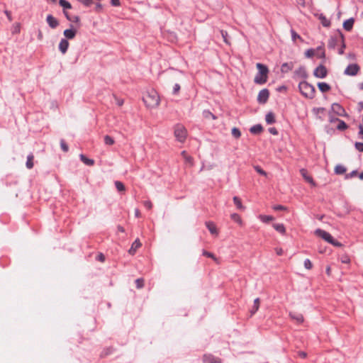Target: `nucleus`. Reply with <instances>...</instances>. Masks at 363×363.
I'll return each mask as SVG.
<instances>
[{
    "mask_svg": "<svg viewBox=\"0 0 363 363\" xmlns=\"http://www.w3.org/2000/svg\"><path fill=\"white\" fill-rule=\"evenodd\" d=\"M143 101L147 108H154L159 106L160 99L158 93L155 89H151L145 92Z\"/></svg>",
    "mask_w": 363,
    "mask_h": 363,
    "instance_id": "nucleus-1",
    "label": "nucleus"
},
{
    "mask_svg": "<svg viewBox=\"0 0 363 363\" xmlns=\"http://www.w3.org/2000/svg\"><path fill=\"white\" fill-rule=\"evenodd\" d=\"M256 67L258 72L255 77L254 82L257 84H263L267 81L269 69L266 65L261 63H257Z\"/></svg>",
    "mask_w": 363,
    "mask_h": 363,
    "instance_id": "nucleus-2",
    "label": "nucleus"
},
{
    "mask_svg": "<svg viewBox=\"0 0 363 363\" xmlns=\"http://www.w3.org/2000/svg\"><path fill=\"white\" fill-rule=\"evenodd\" d=\"M298 89L301 94L308 99H313L315 94V89L314 86L308 83L306 81L303 80L300 82L298 84Z\"/></svg>",
    "mask_w": 363,
    "mask_h": 363,
    "instance_id": "nucleus-3",
    "label": "nucleus"
},
{
    "mask_svg": "<svg viewBox=\"0 0 363 363\" xmlns=\"http://www.w3.org/2000/svg\"><path fill=\"white\" fill-rule=\"evenodd\" d=\"M315 235L323 238L324 240L328 242V243L335 246L340 247L342 246V244L338 242L337 240H335L333 236L328 232L321 230V229H317L315 231Z\"/></svg>",
    "mask_w": 363,
    "mask_h": 363,
    "instance_id": "nucleus-4",
    "label": "nucleus"
},
{
    "mask_svg": "<svg viewBox=\"0 0 363 363\" xmlns=\"http://www.w3.org/2000/svg\"><path fill=\"white\" fill-rule=\"evenodd\" d=\"M174 134L179 142L184 143L187 136V131L184 125L181 124H177L174 126Z\"/></svg>",
    "mask_w": 363,
    "mask_h": 363,
    "instance_id": "nucleus-5",
    "label": "nucleus"
},
{
    "mask_svg": "<svg viewBox=\"0 0 363 363\" xmlns=\"http://www.w3.org/2000/svg\"><path fill=\"white\" fill-rule=\"evenodd\" d=\"M327 74H328V71H327V69L326 67L323 65H320L319 66H318L313 71V75L316 77V78H319V79H323L325 78L326 76H327Z\"/></svg>",
    "mask_w": 363,
    "mask_h": 363,
    "instance_id": "nucleus-6",
    "label": "nucleus"
},
{
    "mask_svg": "<svg viewBox=\"0 0 363 363\" xmlns=\"http://www.w3.org/2000/svg\"><path fill=\"white\" fill-rule=\"evenodd\" d=\"M359 71L357 64H350L345 69L344 74L347 76H355Z\"/></svg>",
    "mask_w": 363,
    "mask_h": 363,
    "instance_id": "nucleus-7",
    "label": "nucleus"
},
{
    "mask_svg": "<svg viewBox=\"0 0 363 363\" xmlns=\"http://www.w3.org/2000/svg\"><path fill=\"white\" fill-rule=\"evenodd\" d=\"M269 96V91L267 89H262L257 96V101L259 104H265Z\"/></svg>",
    "mask_w": 363,
    "mask_h": 363,
    "instance_id": "nucleus-8",
    "label": "nucleus"
},
{
    "mask_svg": "<svg viewBox=\"0 0 363 363\" xmlns=\"http://www.w3.org/2000/svg\"><path fill=\"white\" fill-rule=\"evenodd\" d=\"M339 32L340 30H337V33L336 35H333L330 38L328 43V47L330 49H334L336 45L340 42V37H339Z\"/></svg>",
    "mask_w": 363,
    "mask_h": 363,
    "instance_id": "nucleus-9",
    "label": "nucleus"
},
{
    "mask_svg": "<svg viewBox=\"0 0 363 363\" xmlns=\"http://www.w3.org/2000/svg\"><path fill=\"white\" fill-rule=\"evenodd\" d=\"M46 22L48 23V26L52 29L56 28L59 26L58 20L51 14H48L47 16Z\"/></svg>",
    "mask_w": 363,
    "mask_h": 363,
    "instance_id": "nucleus-10",
    "label": "nucleus"
},
{
    "mask_svg": "<svg viewBox=\"0 0 363 363\" xmlns=\"http://www.w3.org/2000/svg\"><path fill=\"white\" fill-rule=\"evenodd\" d=\"M294 77L305 79L308 77L307 72L303 67H298L294 72Z\"/></svg>",
    "mask_w": 363,
    "mask_h": 363,
    "instance_id": "nucleus-11",
    "label": "nucleus"
},
{
    "mask_svg": "<svg viewBox=\"0 0 363 363\" xmlns=\"http://www.w3.org/2000/svg\"><path fill=\"white\" fill-rule=\"evenodd\" d=\"M69 42L67 39L62 38L61 39L59 43V50L62 54H65L69 48Z\"/></svg>",
    "mask_w": 363,
    "mask_h": 363,
    "instance_id": "nucleus-12",
    "label": "nucleus"
},
{
    "mask_svg": "<svg viewBox=\"0 0 363 363\" xmlns=\"http://www.w3.org/2000/svg\"><path fill=\"white\" fill-rule=\"evenodd\" d=\"M203 360V363H221L219 358L215 357L211 354H205Z\"/></svg>",
    "mask_w": 363,
    "mask_h": 363,
    "instance_id": "nucleus-13",
    "label": "nucleus"
},
{
    "mask_svg": "<svg viewBox=\"0 0 363 363\" xmlns=\"http://www.w3.org/2000/svg\"><path fill=\"white\" fill-rule=\"evenodd\" d=\"M332 109L338 116H342L345 114V109L337 103H334L332 104Z\"/></svg>",
    "mask_w": 363,
    "mask_h": 363,
    "instance_id": "nucleus-14",
    "label": "nucleus"
},
{
    "mask_svg": "<svg viewBox=\"0 0 363 363\" xmlns=\"http://www.w3.org/2000/svg\"><path fill=\"white\" fill-rule=\"evenodd\" d=\"M300 173L307 182L310 183L313 186H315V182L313 181V178L308 174V172L306 169H301L300 170Z\"/></svg>",
    "mask_w": 363,
    "mask_h": 363,
    "instance_id": "nucleus-15",
    "label": "nucleus"
},
{
    "mask_svg": "<svg viewBox=\"0 0 363 363\" xmlns=\"http://www.w3.org/2000/svg\"><path fill=\"white\" fill-rule=\"evenodd\" d=\"M206 226L212 235H218V232L217 228L213 222L207 221L206 222Z\"/></svg>",
    "mask_w": 363,
    "mask_h": 363,
    "instance_id": "nucleus-16",
    "label": "nucleus"
},
{
    "mask_svg": "<svg viewBox=\"0 0 363 363\" xmlns=\"http://www.w3.org/2000/svg\"><path fill=\"white\" fill-rule=\"evenodd\" d=\"M77 33V30L73 28L66 29L64 30V35L67 39H73Z\"/></svg>",
    "mask_w": 363,
    "mask_h": 363,
    "instance_id": "nucleus-17",
    "label": "nucleus"
},
{
    "mask_svg": "<svg viewBox=\"0 0 363 363\" xmlns=\"http://www.w3.org/2000/svg\"><path fill=\"white\" fill-rule=\"evenodd\" d=\"M294 67V64L292 62H285L281 65V72L282 73H287L291 71Z\"/></svg>",
    "mask_w": 363,
    "mask_h": 363,
    "instance_id": "nucleus-18",
    "label": "nucleus"
},
{
    "mask_svg": "<svg viewBox=\"0 0 363 363\" xmlns=\"http://www.w3.org/2000/svg\"><path fill=\"white\" fill-rule=\"evenodd\" d=\"M141 246V242L138 239H136L133 243L132 244L130 248L129 249L128 252L130 254H135L137 249L139 248Z\"/></svg>",
    "mask_w": 363,
    "mask_h": 363,
    "instance_id": "nucleus-19",
    "label": "nucleus"
},
{
    "mask_svg": "<svg viewBox=\"0 0 363 363\" xmlns=\"http://www.w3.org/2000/svg\"><path fill=\"white\" fill-rule=\"evenodd\" d=\"M289 315L290 317L296 321V323H301L303 322V316L302 314L301 313H289Z\"/></svg>",
    "mask_w": 363,
    "mask_h": 363,
    "instance_id": "nucleus-20",
    "label": "nucleus"
},
{
    "mask_svg": "<svg viewBox=\"0 0 363 363\" xmlns=\"http://www.w3.org/2000/svg\"><path fill=\"white\" fill-rule=\"evenodd\" d=\"M315 55L318 58L324 59L325 57V49L323 45L318 46L315 50Z\"/></svg>",
    "mask_w": 363,
    "mask_h": 363,
    "instance_id": "nucleus-21",
    "label": "nucleus"
},
{
    "mask_svg": "<svg viewBox=\"0 0 363 363\" xmlns=\"http://www.w3.org/2000/svg\"><path fill=\"white\" fill-rule=\"evenodd\" d=\"M339 37H340V43H341V48L338 50V54L342 55L344 53V50L346 47L345 43V38L342 32H339Z\"/></svg>",
    "mask_w": 363,
    "mask_h": 363,
    "instance_id": "nucleus-22",
    "label": "nucleus"
},
{
    "mask_svg": "<svg viewBox=\"0 0 363 363\" xmlns=\"http://www.w3.org/2000/svg\"><path fill=\"white\" fill-rule=\"evenodd\" d=\"M181 155H182V157H184L186 163L189 164L190 166H193L194 165V160H193V157H191L190 155H187V152L184 150L181 152Z\"/></svg>",
    "mask_w": 363,
    "mask_h": 363,
    "instance_id": "nucleus-23",
    "label": "nucleus"
},
{
    "mask_svg": "<svg viewBox=\"0 0 363 363\" xmlns=\"http://www.w3.org/2000/svg\"><path fill=\"white\" fill-rule=\"evenodd\" d=\"M354 24V19L352 18L347 19L343 23V28L345 30L350 31L352 30Z\"/></svg>",
    "mask_w": 363,
    "mask_h": 363,
    "instance_id": "nucleus-24",
    "label": "nucleus"
},
{
    "mask_svg": "<svg viewBox=\"0 0 363 363\" xmlns=\"http://www.w3.org/2000/svg\"><path fill=\"white\" fill-rule=\"evenodd\" d=\"M318 87L321 92H327L330 89V86L325 82H318Z\"/></svg>",
    "mask_w": 363,
    "mask_h": 363,
    "instance_id": "nucleus-25",
    "label": "nucleus"
},
{
    "mask_svg": "<svg viewBox=\"0 0 363 363\" xmlns=\"http://www.w3.org/2000/svg\"><path fill=\"white\" fill-rule=\"evenodd\" d=\"M262 130L263 128L260 124L255 125L250 128V131L252 134H259Z\"/></svg>",
    "mask_w": 363,
    "mask_h": 363,
    "instance_id": "nucleus-26",
    "label": "nucleus"
},
{
    "mask_svg": "<svg viewBox=\"0 0 363 363\" xmlns=\"http://www.w3.org/2000/svg\"><path fill=\"white\" fill-rule=\"evenodd\" d=\"M273 228L279 233L284 235L286 233V228L282 223H274Z\"/></svg>",
    "mask_w": 363,
    "mask_h": 363,
    "instance_id": "nucleus-27",
    "label": "nucleus"
},
{
    "mask_svg": "<svg viewBox=\"0 0 363 363\" xmlns=\"http://www.w3.org/2000/svg\"><path fill=\"white\" fill-rule=\"evenodd\" d=\"M33 159H34V156H33V153L29 154L27 157V161H26V167L29 169H32L34 166Z\"/></svg>",
    "mask_w": 363,
    "mask_h": 363,
    "instance_id": "nucleus-28",
    "label": "nucleus"
},
{
    "mask_svg": "<svg viewBox=\"0 0 363 363\" xmlns=\"http://www.w3.org/2000/svg\"><path fill=\"white\" fill-rule=\"evenodd\" d=\"M259 303L260 300L259 298H256L254 300V305L252 306V308L250 310L251 315H254L258 311L259 308Z\"/></svg>",
    "mask_w": 363,
    "mask_h": 363,
    "instance_id": "nucleus-29",
    "label": "nucleus"
},
{
    "mask_svg": "<svg viewBox=\"0 0 363 363\" xmlns=\"http://www.w3.org/2000/svg\"><path fill=\"white\" fill-rule=\"evenodd\" d=\"M265 121L267 124H272L275 123L274 114L272 112H269L265 116Z\"/></svg>",
    "mask_w": 363,
    "mask_h": 363,
    "instance_id": "nucleus-30",
    "label": "nucleus"
},
{
    "mask_svg": "<svg viewBox=\"0 0 363 363\" xmlns=\"http://www.w3.org/2000/svg\"><path fill=\"white\" fill-rule=\"evenodd\" d=\"M335 121L338 123L337 125V129L339 130H345L347 128V125L346 123L339 118H335Z\"/></svg>",
    "mask_w": 363,
    "mask_h": 363,
    "instance_id": "nucleus-31",
    "label": "nucleus"
},
{
    "mask_svg": "<svg viewBox=\"0 0 363 363\" xmlns=\"http://www.w3.org/2000/svg\"><path fill=\"white\" fill-rule=\"evenodd\" d=\"M79 157L80 160L86 165L92 166L94 164V161L93 160L86 157L83 154H81Z\"/></svg>",
    "mask_w": 363,
    "mask_h": 363,
    "instance_id": "nucleus-32",
    "label": "nucleus"
},
{
    "mask_svg": "<svg viewBox=\"0 0 363 363\" xmlns=\"http://www.w3.org/2000/svg\"><path fill=\"white\" fill-rule=\"evenodd\" d=\"M346 168L342 164H337L334 169V172L337 174H342L346 172Z\"/></svg>",
    "mask_w": 363,
    "mask_h": 363,
    "instance_id": "nucleus-33",
    "label": "nucleus"
},
{
    "mask_svg": "<svg viewBox=\"0 0 363 363\" xmlns=\"http://www.w3.org/2000/svg\"><path fill=\"white\" fill-rule=\"evenodd\" d=\"M319 19L320 20V22L324 27H329L330 26V21L324 15L320 14Z\"/></svg>",
    "mask_w": 363,
    "mask_h": 363,
    "instance_id": "nucleus-34",
    "label": "nucleus"
},
{
    "mask_svg": "<svg viewBox=\"0 0 363 363\" xmlns=\"http://www.w3.org/2000/svg\"><path fill=\"white\" fill-rule=\"evenodd\" d=\"M233 201L235 205L239 210H244L245 208V206H242L240 199L238 198V196L233 197Z\"/></svg>",
    "mask_w": 363,
    "mask_h": 363,
    "instance_id": "nucleus-35",
    "label": "nucleus"
},
{
    "mask_svg": "<svg viewBox=\"0 0 363 363\" xmlns=\"http://www.w3.org/2000/svg\"><path fill=\"white\" fill-rule=\"evenodd\" d=\"M59 4L65 9H70L72 8L71 4L67 0H60Z\"/></svg>",
    "mask_w": 363,
    "mask_h": 363,
    "instance_id": "nucleus-36",
    "label": "nucleus"
},
{
    "mask_svg": "<svg viewBox=\"0 0 363 363\" xmlns=\"http://www.w3.org/2000/svg\"><path fill=\"white\" fill-rule=\"evenodd\" d=\"M259 219L263 223H268L274 220V218L271 216L259 215Z\"/></svg>",
    "mask_w": 363,
    "mask_h": 363,
    "instance_id": "nucleus-37",
    "label": "nucleus"
},
{
    "mask_svg": "<svg viewBox=\"0 0 363 363\" xmlns=\"http://www.w3.org/2000/svg\"><path fill=\"white\" fill-rule=\"evenodd\" d=\"M231 218L236 223H238L240 225L242 224V220L240 218V216L238 213H233L230 216Z\"/></svg>",
    "mask_w": 363,
    "mask_h": 363,
    "instance_id": "nucleus-38",
    "label": "nucleus"
},
{
    "mask_svg": "<svg viewBox=\"0 0 363 363\" xmlns=\"http://www.w3.org/2000/svg\"><path fill=\"white\" fill-rule=\"evenodd\" d=\"M115 186L118 191H124L125 189L124 184L119 181L115 182Z\"/></svg>",
    "mask_w": 363,
    "mask_h": 363,
    "instance_id": "nucleus-39",
    "label": "nucleus"
},
{
    "mask_svg": "<svg viewBox=\"0 0 363 363\" xmlns=\"http://www.w3.org/2000/svg\"><path fill=\"white\" fill-rule=\"evenodd\" d=\"M21 31V25L20 23H15L12 26L11 33L13 34L19 33Z\"/></svg>",
    "mask_w": 363,
    "mask_h": 363,
    "instance_id": "nucleus-40",
    "label": "nucleus"
},
{
    "mask_svg": "<svg viewBox=\"0 0 363 363\" xmlns=\"http://www.w3.org/2000/svg\"><path fill=\"white\" fill-rule=\"evenodd\" d=\"M220 34H221L222 38H223V41H224L226 44L230 45V41L228 40V32H227V31H225V30H220Z\"/></svg>",
    "mask_w": 363,
    "mask_h": 363,
    "instance_id": "nucleus-41",
    "label": "nucleus"
},
{
    "mask_svg": "<svg viewBox=\"0 0 363 363\" xmlns=\"http://www.w3.org/2000/svg\"><path fill=\"white\" fill-rule=\"evenodd\" d=\"M104 143L106 145H112L114 144L115 141L113 138L109 135H105L104 137Z\"/></svg>",
    "mask_w": 363,
    "mask_h": 363,
    "instance_id": "nucleus-42",
    "label": "nucleus"
},
{
    "mask_svg": "<svg viewBox=\"0 0 363 363\" xmlns=\"http://www.w3.org/2000/svg\"><path fill=\"white\" fill-rule=\"evenodd\" d=\"M232 135L234 138H239L241 135V132L238 128L234 127L232 129Z\"/></svg>",
    "mask_w": 363,
    "mask_h": 363,
    "instance_id": "nucleus-43",
    "label": "nucleus"
},
{
    "mask_svg": "<svg viewBox=\"0 0 363 363\" xmlns=\"http://www.w3.org/2000/svg\"><path fill=\"white\" fill-rule=\"evenodd\" d=\"M315 55V49L310 48L307 50L305 52V55L306 57H312Z\"/></svg>",
    "mask_w": 363,
    "mask_h": 363,
    "instance_id": "nucleus-44",
    "label": "nucleus"
},
{
    "mask_svg": "<svg viewBox=\"0 0 363 363\" xmlns=\"http://www.w3.org/2000/svg\"><path fill=\"white\" fill-rule=\"evenodd\" d=\"M136 287L138 289H142L144 286V279L143 278H139L135 280Z\"/></svg>",
    "mask_w": 363,
    "mask_h": 363,
    "instance_id": "nucleus-45",
    "label": "nucleus"
},
{
    "mask_svg": "<svg viewBox=\"0 0 363 363\" xmlns=\"http://www.w3.org/2000/svg\"><path fill=\"white\" fill-rule=\"evenodd\" d=\"M202 254L204 256H206L208 257H210V258L213 259L216 262L218 261V259L215 257V255L213 253L210 252H207L206 250H203Z\"/></svg>",
    "mask_w": 363,
    "mask_h": 363,
    "instance_id": "nucleus-46",
    "label": "nucleus"
},
{
    "mask_svg": "<svg viewBox=\"0 0 363 363\" xmlns=\"http://www.w3.org/2000/svg\"><path fill=\"white\" fill-rule=\"evenodd\" d=\"M303 264H304V267L306 269H311L313 267V264H312L311 261L309 259H306L304 260V263Z\"/></svg>",
    "mask_w": 363,
    "mask_h": 363,
    "instance_id": "nucleus-47",
    "label": "nucleus"
},
{
    "mask_svg": "<svg viewBox=\"0 0 363 363\" xmlns=\"http://www.w3.org/2000/svg\"><path fill=\"white\" fill-rule=\"evenodd\" d=\"M60 147H61L62 150L65 152H67L69 150L68 145L66 144L65 141L62 139L60 140Z\"/></svg>",
    "mask_w": 363,
    "mask_h": 363,
    "instance_id": "nucleus-48",
    "label": "nucleus"
},
{
    "mask_svg": "<svg viewBox=\"0 0 363 363\" xmlns=\"http://www.w3.org/2000/svg\"><path fill=\"white\" fill-rule=\"evenodd\" d=\"M180 89V85L178 83L175 84L173 87L172 94L174 95H177L179 93Z\"/></svg>",
    "mask_w": 363,
    "mask_h": 363,
    "instance_id": "nucleus-49",
    "label": "nucleus"
},
{
    "mask_svg": "<svg viewBox=\"0 0 363 363\" xmlns=\"http://www.w3.org/2000/svg\"><path fill=\"white\" fill-rule=\"evenodd\" d=\"M255 169L259 174L267 176V172L264 170H263L259 166H255Z\"/></svg>",
    "mask_w": 363,
    "mask_h": 363,
    "instance_id": "nucleus-50",
    "label": "nucleus"
},
{
    "mask_svg": "<svg viewBox=\"0 0 363 363\" xmlns=\"http://www.w3.org/2000/svg\"><path fill=\"white\" fill-rule=\"evenodd\" d=\"M354 146L358 151L363 152V143L357 142Z\"/></svg>",
    "mask_w": 363,
    "mask_h": 363,
    "instance_id": "nucleus-51",
    "label": "nucleus"
},
{
    "mask_svg": "<svg viewBox=\"0 0 363 363\" xmlns=\"http://www.w3.org/2000/svg\"><path fill=\"white\" fill-rule=\"evenodd\" d=\"M357 174V170H353L350 173L345 175V179H350L354 176H356Z\"/></svg>",
    "mask_w": 363,
    "mask_h": 363,
    "instance_id": "nucleus-52",
    "label": "nucleus"
},
{
    "mask_svg": "<svg viewBox=\"0 0 363 363\" xmlns=\"http://www.w3.org/2000/svg\"><path fill=\"white\" fill-rule=\"evenodd\" d=\"M145 207L148 209H151L152 208V203L150 201H145L143 203Z\"/></svg>",
    "mask_w": 363,
    "mask_h": 363,
    "instance_id": "nucleus-53",
    "label": "nucleus"
},
{
    "mask_svg": "<svg viewBox=\"0 0 363 363\" xmlns=\"http://www.w3.org/2000/svg\"><path fill=\"white\" fill-rule=\"evenodd\" d=\"M85 6H89L91 4V0H79Z\"/></svg>",
    "mask_w": 363,
    "mask_h": 363,
    "instance_id": "nucleus-54",
    "label": "nucleus"
},
{
    "mask_svg": "<svg viewBox=\"0 0 363 363\" xmlns=\"http://www.w3.org/2000/svg\"><path fill=\"white\" fill-rule=\"evenodd\" d=\"M274 210L275 211H281V210H285L286 209V207L284 206H281V205H277V206H274L273 207Z\"/></svg>",
    "mask_w": 363,
    "mask_h": 363,
    "instance_id": "nucleus-55",
    "label": "nucleus"
},
{
    "mask_svg": "<svg viewBox=\"0 0 363 363\" xmlns=\"http://www.w3.org/2000/svg\"><path fill=\"white\" fill-rule=\"evenodd\" d=\"M291 37L293 40H296V38H300V35L293 30H291Z\"/></svg>",
    "mask_w": 363,
    "mask_h": 363,
    "instance_id": "nucleus-56",
    "label": "nucleus"
},
{
    "mask_svg": "<svg viewBox=\"0 0 363 363\" xmlns=\"http://www.w3.org/2000/svg\"><path fill=\"white\" fill-rule=\"evenodd\" d=\"M269 132L274 135H277L278 134V131L276 128H269Z\"/></svg>",
    "mask_w": 363,
    "mask_h": 363,
    "instance_id": "nucleus-57",
    "label": "nucleus"
},
{
    "mask_svg": "<svg viewBox=\"0 0 363 363\" xmlns=\"http://www.w3.org/2000/svg\"><path fill=\"white\" fill-rule=\"evenodd\" d=\"M4 13L6 14V17H7L8 20H9V21H12V16H11V14L10 11H7V10H5V11H4Z\"/></svg>",
    "mask_w": 363,
    "mask_h": 363,
    "instance_id": "nucleus-58",
    "label": "nucleus"
},
{
    "mask_svg": "<svg viewBox=\"0 0 363 363\" xmlns=\"http://www.w3.org/2000/svg\"><path fill=\"white\" fill-rule=\"evenodd\" d=\"M111 4L113 6H120V1L119 0H111Z\"/></svg>",
    "mask_w": 363,
    "mask_h": 363,
    "instance_id": "nucleus-59",
    "label": "nucleus"
},
{
    "mask_svg": "<svg viewBox=\"0 0 363 363\" xmlns=\"http://www.w3.org/2000/svg\"><path fill=\"white\" fill-rule=\"evenodd\" d=\"M358 112H361L363 110V101L358 103Z\"/></svg>",
    "mask_w": 363,
    "mask_h": 363,
    "instance_id": "nucleus-60",
    "label": "nucleus"
},
{
    "mask_svg": "<svg viewBox=\"0 0 363 363\" xmlns=\"http://www.w3.org/2000/svg\"><path fill=\"white\" fill-rule=\"evenodd\" d=\"M298 355L301 358H305V357H306L307 354L305 352L300 351L298 352Z\"/></svg>",
    "mask_w": 363,
    "mask_h": 363,
    "instance_id": "nucleus-61",
    "label": "nucleus"
},
{
    "mask_svg": "<svg viewBox=\"0 0 363 363\" xmlns=\"http://www.w3.org/2000/svg\"><path fill=\"white\" fill-rule=\"evenodd\" d=\"M63 13L68 21H72V18L69 16L68 12L63 11Z\"/></svg>",
    "mask_w": 363,
    "mask_h": 363,
    "instance_id": "nucleus-62",
    "label": "nucleus"
},
{
    "mask_svg": "<svg viewBox=\"0 0 363 363\" xmlns=\"http://www.w3.org/2000/svg\"><path fill=\"white\" fill-rule=\"evenodd\" d=\"M359 135L361 136V138H362V136H363V126L362 125H359Z\"/></svg>",
    "mask_w": 363,
    "mask_h": 363,
    "instance_id": "nucleus-63",
    "label": "nucleus"
},
{
    "mask_svg": "<svg viewBox=\"0 0 363 363\" xmlns=\"http://www.w3.org/2000/svg\"><path fill=\"white\" fill-rule=\"evenodd\" d=\"M73 22L78 23L79 21V17L78 16H74L72 18Z\"/></svg>",
    "mask_w": 363,
    "mask_h": 363,
    "instance_id": "nucleus-64",
    "label": "nucleus"
}]
</instances>
